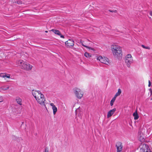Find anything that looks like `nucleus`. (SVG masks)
I'll return each mask as SVG.
<instances>
[{
    "mask_svg": "<svg viewBox=\"0 0 152 152\" xmlns=\"http://www.w3.org/2000/svg\"><path fill=\"white\" fill-rule=\"evenodd\" d=\"M111 50L114 56L115 57H122V53L121 48L118 45H112Z\"/></svg>",
    "mask_w": 152,
    "mask_h": 152,
    "instance_id": "nucleus-1",
    "label": "nucleus"
},
{
    "mask_svg": "<svg viewBox=\"0 0 152 152\" xmlns=\"http://www.w3.org/2000/svg\"><path fill=\"white\" fill-rule=\"evenodd\" d=\"M18 65L20 66L21 68L26 70H31L32 66L27 63H25L23 60H19L17 61Z\"/></svg>",
    "mask_w": 152,
    "mask_h": 152,
    "instance_id": "nucleus-2",
    "label": "nucleus"
},
{
    "mask_svg": "<svg viewBox=\"0 0 152 152\" xmlns=\"http://www.w3.org/2000/svg\"><path fill=\"white\" fill-rule=\"evenodd\" d=\"M125 61L127 66L129 68L130 65L133 62V59L132 56L130 54H128L126 56L125 58Z\"/></svg>",
    "mask_w": 152,
    "mask_h": 152,
    "instance_id": "nucleus-3",
    "label": "nucleus"
},
{
    "mask_svg": "<svg viewBox=\"0 0 152 152\" xmlns=\"http://www.w3.org/2000/svg\"><path fill=\"white\" fill-rule=\"evenodd\" d=\"M36 99L38 103L41 105H43L46 108L45 105V99L43 94H40V96L38 98Z\"/></svg>",
    "mask_w": 152,
    "mask_h": 152,
    "instance_id": "nucleus-4",
    "label": "nucleus"
},
{
    "mask_svg": "<svg viewBox=\"0 0 152 152\" xmlns=\"http://www.w3.org/2000/svg\"><path fill=\"white\" fill-rule=\"evenodd\" d=\"M97 59L99 60L101 62L107 65L109 64L108 59L106 57H102V56H99L97 57Z\"/></svg>",
    "mask_w": 152,
    "mask_h": 152,
    "instance_id": "nucleus-5",
    "label": "nucleus"
},
{
    "mask_svg": "<svg viewBox=\"0 0 152 152\" xmlns=\"http://www.w3.org/2000/svg\"><path fill=\"white\" fill-rule=\"evenodd\" d=\"M74 93L78 99H81L83 96V93L79 88H75Z\"/></svg>",
    "mask_w": 152,
    "mask_h": 152,
    "instance_id": "nucleus-6",
    "label": "nucleus"
},
{
    "mask_svg": "<svg viewBox=\"0 0 152 152\" xmlns=\"http://www.w3.org/2000/svg\"><path fill=\"white\" fill-rule=\"evenodd\" d=\"M32 94L34 97L35 99H37L40 96V94H42L41 92L39 91H36L33 90L32 91Z\"/></svg>",
    "mask_w": 152,
    "mask_h": 152,
    "instance_id": "nucleus-7",
    "label": "nucleus"
},
{
    "mask_svg": "<svg viewBox=\"0 0 152 152\" xmlns=\"http://www.w3.org/2000/svg\"><path fill=\"white\" fill-rule=\"evenodd\" d=\"M143 146L145 147L146 148V151H145V149L143 148H141L140 149V152H152L151 151V148L148 146L146 144H143Z\"/></svg>",
    "mask_w": 152,
    "mask_h": 152,
    "instance_id": "nucleus-8",
    "label": "nucleus"
},
{
    "mask_svg": "<svg viewBox=\"0 0 152 152\" xmlns=\"http://www.w3.org/2000/svg\"><path fill=\"white\" fill-rule=\"evenodd\" d=\"M117 152H121L123 149V146L121 142H118L116 145Z\"/></svg>",
    "mask_w": 152,
    "mask_h": 152,
    "instance_id": "nucleus-9",
    "label": "nucleus"
},
{
    "mask_svg": "<svg viewBox=\"0 0 152 152\" xmlns=\"http://www.w3.org/2000/svg\"><path fill=\"white\" fill-rule=\"evenodd\" d=\"M65 43L67 47H70L74 45V42L73 40L69 39Z\"/></svg>",
    "mask_w": 152,
    "mask_h": 152,
    "instance_id": "nucleus-10",
    "label": "nucleus"
},
{
    "mask_svg": "<svg viewBox=\"0 0 152 152\" xmlns=\"http://www.w3.org/2000/svg\"><path fill=\"white\" fill-rule=\"evenodd\" d=\"M116 110V108H115L109 111L107 113V117L109 118L111 117L114 114Z\"/></svg>",
    "mask_w": 152,
    "mask_h": 152,
    "instance_id": "nucleus-11",
    "label": "nucleus"
},
{
    "mask_svg": "<svg viewBox=\"0 0 152 152\" xmlns=\"http://www.w3.org/2000/svg\"><path fill=\"white\" fill-rule=\"evenodd\" d=\"M16 100L17 103L20 105L22 104V99L19 97H17L16 98Z\"/></svg>",
    "mask_w": 152,
    "mask_h": 152,
    "instance_id": "nucleus-12",
    "label": "nucleus"
},
{
    "mask_svg": "<svg viewBox=\"0 0 152 152\" xmlns=\"http://www.w3.org/2000/svg\"><path fill=\"white\" fill-rule=\"evenodd\" d=\"M51 31H53L56 34L58 35L59 36L61 35V33L58 30L52 29L51 30Z\"/></svg>",
    "mask_w": 152,
    "mask_h": 152,
    "instance_id": "nucleus-13",
    "label": "nucleus"
},
{
    "mask_svg": "<svg viewBox=\"0 0 152 152\" xmlns=\"http://www.w3.org/2000/svg\"><path fill=\"white\" fill-rule=\"evenodd\" d=\"M133 116L134 117V118L135 120H137L139 118V116L137 113V110L136 112H134L133 114Z\"/></svg>",
    "mask_w": 152,
    "mask_h": 152,
    "instance_id": "nucleus-14",
    "label": "nucleus"
},
{
    "mask_svg": "<svg viewBox=\"0 0 152 152\" xmlns=\"http://www.w3.org/2000/svg\"><path fill=\"white\" fill-rule=\"evenodd\" d=\"M121 93V91L120 89H118V92L115 94L114 96V97H116L119 96Z\"/></svg>",
    "mask_w": 152,
    "mask_h": 152,
    "instance_id": "nucleus-15",
    "label": "nucleus"
},
{
    "mask_svg": "<svg viewBox=\"0 0 152 152\" xmlns=\"http://www.w3.org/2000/svg\"><path fill=\"white\" fill-rule=\"evenodd\" d=\"M52 108L53 110V114L55 115L57 110V108L55 106L53 107Z\"/></svg>",
    "mask_w": 152,
    "mask_h": 152,
    "instance_id": "nucleus-16",
    "label": "nucleus"
},
{
    "mask_svg": "<svg viewBox=\"0 0 152 152\" xmlns=\"http://www.w3.org/2000/svg\"><path fill=\"white\" fill-rule=\"evenodd\" d=\"M115 99H116V98L114 97L112 98V99L111 100L110 102V104L111 106H112L113 105V103L115 102Z\"/></svg>",
    "mask_w": 152,
    "mask_h": 152,
    "instance_id": "nucleus-17",
    "label": "nucleus"
},
{
    "mask_svg": "<svg viewBox=\"0 0 152 152\" xmlns=\"http://www.w3.org/2000/svg\"><path fill=\"white\" fill-rule=\"evenodd\" d=\"M84 56L87 58H89L91 56V55L87 52H85L84 54Z\"/></svg>",
    "mask_w": 152,
    "mask_h": 152,
    "instance_id": "nucleus-18",
    "label": "nucleus"
},
{
    "mask_svg": "<svg viewBox=\"0 0 152 152\" xmlns=\"http://www.w3.org/2000/svg\"><path fill=\"white\" fill-rule=\"evenodd\" d=\"M9 88V86H3L2 87V89L3 90L5 91L7 90Z\"/></svg>",
    "mask_w": 152,
    "mask_h": 152,
    "instance_id": "nucleus-19",
    "label": "nucleus"
},
{
    "mask_svg": "<svg viewBox=\"0 0 152 152\" xmlns=\"http://www.w3.org/2000/svg\"><path fill=\"white\" fill-rule=\"evenodd\" d=\"M80 43L81 44V45L83 46H84V47H86V45H86V43H85V42L82 41V40H81L80 41Z\"/></svg>",
    "mask_w": 152,
    "mask_h": 152,
    "instance_id": "nucleus-20",
    "label": "nucleus"
},
{
    "mask_svg": "<svg viewBox=\"0 0 152 152\" xmlns=\"http://www.w3.org/2000/svg\"><path fill=\"white\" fill-rule=\"evenodd\" d=\"M80 112V108L79 107L75 110V113L76 115H77L78 113H79Z\"/></svg>",
    "mask_w": 152,
    "mask_h": 152,
    "instance_id": "nucleus-21",
    "label": "nucleus"
},
{
    "mask_svg": "<svg viewBox=\"0 0 152 152\" xmlns=\"http://www.w3.org/2000/svg\"><path fill=\"white\" fill-rule=\"evenodd\" d=\"M141 46L144 48L148 49V50L150 49V48L148 46H145L144 45H142Z\"/></svg>",
    "mask_w": 152,
    "mask_h": 152,
    "instance_id": "nucleus-22",
    "label": "nucleus"
},
{
    "mask_svg": "<svg viewBox=\"0 0 152 152\" xmlns=\"http://www.w3.org/2000/svg\"><path fill=\"white\" fill-rule=\"evenodd\" d=\"M44 152H49V148L48 147L45 148L44 150Z\"/></svg>",
    "mask_w": 152,
    "mask_h": 152,
    "instance_id": "nucleus-23",
    "label": "nucleus"
},
{
    "mask_svg": "<svg viewBox=\"0 0 152 152\" xmlns=\"http://www.w3.org/2000/svg\"><path fill=\"white\" fill-rule=\"evenodd\" d=\"M86 48L89 49V50H94V49L92 48H91L90 47H89L88 46H86Z\"/></svg>",
    "mask_w": 152,
    "mask_h": 152,
    "instance_id": "nucleus-24",
    "label": "nucleus"
},
{
    "mask_svg": "<svg viewBox=\"0 0 152 152\" xmlns=\"http://www.w3.org/2000/svg\"><path fill=\"white\" fill-rule=\"evenodd\" d=\"M109 11L110 12H117V10H109Z\"/></svg>",
    "mask_w": 152,
    "mask_h": 152,
    "instance_id": "nucleus-25",
    "label": "nucleus"
},
{
    "mask_svg": "<svg viewBox=\"0 0 152 152\" xmlns=\"http://www.w3.org/2000/svg\"><path fill=\"white\" fill-rule=\"evenodd\" d=\"M3 101V99L2 97L0 96V102H1Z\"/></svg>",
    "mask_w": 152,
    "mask_h": 152,
    "instance_id": "nucleus-26",
    "label": "nucleus"
},
{
    "mask_svg": "<svg viewBox=\"0 0 152 152\" xmlns=\"http://www.w3.org/2000/svg\"><path fill=\"white\" fill-rule=\"evenodd\" d=\"M16 3L18 4H22V2L20 1H17Z\"/></svg>",
    "mask_w": 152,
    "mask_h": 152,
    "instance_id": "nucleus-27",
    "label": "nucleus"
},
{
    "mask_svg": "<svg viewBox=\"0 0 152 152\" xmlns=\"http://www.w3.org/2000/svg\"><path fill=\"white\" fill-rule=\"evenodd\" d=\"M148 83H149V84H148V86L149 87H150L151 86V82L150 80L148 81Z\"/></svg>",
    "mask_w": 152,
    "mask_h": 152,
    "instance_id": "nucleus-28",
    "label": "nucleus"
},
{
    "mask_svg": "<svg viewBox=\"0 0 152 152\" xmlns=\"http://www.w3.org/2000/svg\"><path fill=\"white\" fill-rule=\"evenodd\" d=\"M50 105L52 106V107H53V106H55V105L53 103H51L50 104Z\"/></svg>",
    "mask_w": 152,
    "mask_h": 152,
    "instance_id": "nucleus-29",
    "label": "nucleus"
},
{
    "mask_svg": "<svg viewBox=\"0 0 152 152\" xmlns=\"http://www.w3.org/2000/svg\"><path fill=\"white\" fill-rule=\"evenodd\" d=\"M7 78H10V75H6V77Z\"/></svg>",
    "mask_w": 152,
    "mask_h": 152,
    "instance_id": "nucleus-30",
    "label": "nucleus"
},
{
    "mask_svg": "<svg viewBox=\"0 0 152 152\" xmlns=\"http://www.w3.org/2000/svg\"><path fill=\"white\" fill-rule=\"evenodd\" d=\"M150 15L152 17V11H151L149 12Z\"/></svg>",
    "mask_w": 152,
    "mask_h": 152,
    "instance_id": "nucleus-31",
    "label": "nucleus"
},
{
    "mask_svg": "<svg viewBox=\"0 0 152 152\" xmlns=\"http://www.w3.org/2000/svg\"><path fill=\"white\" fill-rule=\"evenodd\" d=\"M60 36L61 37L64 38V36L63 35H61H61H60Z\"/></svg>",
    "mask_w": 152,
    "mask_h": 152,
    "instance_id": "nucleus-32",
    "label": "nucleus"
},
{
    "mask_svg": "<svg viewBox=\"0 0 152 152\" xmlns=\"http://www.w3.org/2000/svg\"><path fill=\"white\" fill-rule=\"evenodd\" d=\"M6 75H2V77H6Z\"/></svg>",
    "mask_w": 152,
    "mask_h": 152,
    "instance_id": "nucleus-33",
    "label": "nucleus"
},
{
    "mask_svg": "<svg viewBox=\"0 0 152 152\" xmlns=\"http://www.w3.org/2000/svg\"><path fill=\"white\" fill-rule=\"evenodd\" d=\"M150 90H151V95H152V90H151V89H150Z\"/></svg>",
    "mask_w": 152,
    "mask_h": 152,
    "instance_id": "nucleus-34",
    "label": "nucleus"
},
{
    "mask_svg": "<svg viewBox=\"0 0 152 152\" xmlns=\"http://www.w3.org/2000/svg\"><path fill=\"white\" fill-rule=\"evenodd\" d=\"M80 114H78V115L79 116L80 118V119H81V118H82V117L81 115H79Z\"/></svg>",
    "mask_w": 152,
    "mask_h": 152,
    "instance_id": "nucleus-35",
    "label": "nucleus"
},
{
    "mask_svg": "<svg viewBox=\"0 0 152 152\" xmlns=\"http://www.w3.org/2000/svg\"><path fill=\"white\" fill-rule=\"evenodd\" d=\"M2 74H0V76L1 77H2Z\"/></svg>",
    "mask_w": 152,
    "mask_h": 152,
    "instance_id": "nucleus-36",
    "label": "nucleus"
},
{
    "mask_svg": "<svg viewBox=\"0 0 152 152\" xmlns=\"http://www.w3.org/2000/svg\"><path fill=\"white\" fill-rule=\"evenodd\" d=\"M45 32L46 33H47V32H48V31H45Z\"/></svg>",
    "mask_w": 152,
    "mask_h": 152,
    "instance_id": "nucleus-37",
    "label": "nucleus"
},
{
    "mask_svg": "<svg viewBox=\"0 0 152 152\" xmlns=\"http://www.w3.org/2000/svg\"><path fill=\"white\" fill-rule=\"evenodd\" d=\"M151 100H152V98H151Z\"/></svg>",
    "mask_w": 152,
    "mask_h": 152,
    "instance_id": "nucleus-38",
    "label": "nucleus"
}]
</instances>
